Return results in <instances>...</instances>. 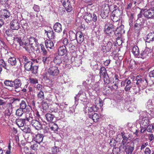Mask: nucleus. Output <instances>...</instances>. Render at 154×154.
Segmentation results:
<instances>
[{"instance_id": "nucleus-20", "label": "nucleus", "mask_w": 154, "mask_h": 154, "mask_svg": "<svg viewBox=\"0 0 154 154\" xmlns=\"http://www.w3.org/2000/svg\"><path fill=\"white\" fill-rule=\"evenodd\" d=\"M105 32L108 35H110L112 33L114 32V26L112 24H110L109 26H106Z\"/></svg>"}, {"instance_id": "nucleus-46", "label": "nucleus", "mask_w": 154, "mask_h": 154, "mask_svg": "<svg viewBox=\"0 0 154 154\" xmlns=\"http://www.w3.org/2000/svg\"><path fill=\"white\" fill-rule=\"evenodd\" d=\"M59 107H60V106H58L57 104H56L53 107L51 108L50 110L52 112H56L59 111Z\"/></svg>"}, {"instance_id": "nucleus-21", "label": "nucleus", "mask_w": 154, "mask_h": 154, "mask_svg": "<svg viewBox=\"0 0 154 154\" xmlns=\"http://www.w3.org/2000/svg\"><path fill=\"white\" fill-rule=\"evenodd\" d=\"M13 107L12 104H10L9 108L7 109L5 112V116L6 118H9L12 113Z\"/></svg>"}, {"instance_id": "nucleus-64", "label": "nucleus", "mask_w": 154, "mask_h": 154, "mask_svg": "<svg viewBox=\"0 0 154 154\" xmlns=\"http://www.w3.org/2000/svg\"><path fill=\"white\" fill-rule=\"evenodd\" d=\"M31 147L32 149L34 150H36L38 148V144L35 143L31 145Z\"/></svg>"}, {"instance_id": "nucleus-40", "label": "nucleus", "mask_w": 154, "mask_h": 154, "mask_svg": "<svg viewBox=\"0 0 154 154\" xmlns=\"http://www.w3.org/2000/svg\"><path fill=\"white\" fill-rule=\"evenodd\" d=\"M100 76H104L107 74L106 68L104 66L101 67L100 69Z\"/></svg>"}, {"instance_id": "nucleus-1", "label": "nucleus", "mask_w": 154, "mask_h": 154, "mask_svg": "<svg viewBox=\"0 0 154 154\" xmlns=\"http://www.w3.org/2000/svg\"><path fill=\"white\" fill-rule=\"evenodd\" d=\"M130 141V140L123 139L119 147V148L118 147H115L114 149H117L118 150L120 151L122 149H124L127 154H131L134 149V143L131 142L128 145L126 146Z\"/></svg>"}, {"instance_id": "nucleus-2", "label": "nucleus", "mask_w": 154, "mask_h": 154, "mask_svg": "<svg viewBox=\"0 0 154 154\" xmlns=\"http://www.w3.org/2000/svg\"><path fill=\"white\" fill-rule=\"evenodd\" d=\"M59 73V70L57 67L55 66H51L45 75V77L48 79H54Z\"/></svg>"}, {"instance_id": "nucleus-10", "label": "nucleus", "mask_w": 154, "mask_h": 154, "mask_svg": "<svg viewBox=\"0 0 154 154\" xmlns=\"http://www.w3.org/2000/svg\"><path fill=\"white\" fill-rule=\"evenodd\" d=\"M29 124L34 127L37 130H39L42 128V123L35 119L32 121Z\"/></svg>"}, {"instance_id": "nucleus-28", "label": "nucleus", "mask_w": 154, "mask_h": 154, "mask_svg": "<svg viewBox=\"0 0 154 154\" xmlns=\"http://www.w3.org/2000/svg\"><path fill=\"white\" fill-rule=\"evenodd\" d=\"M89 117L90 118L92 119L94 122H97L99 119V116L96 113L92 114V115L89 114Z\"/></svg>"}, {"instance_id": "nucleus-5", "label": "nucleus", "mask_w": 154, "mask_h": 154, "mask_svg": "<svg viewBox=\"0 0 154 154\" xmlns=\"http://www.w3.org/2000/svg\"><path fill=\"white\" fill-rule=\"evenodd\" d=\"M143 11V15L146 18L149 19L154 18V7L148 10L145 9Z\"/></svg>"}, {"instance_id": "nucleus-33", "label": "nucleus", "mask_w": 154, "mask_h": 154, "mask_svg": "<svg viewBox=\"0 0 154 154\" xmlns=\"http://www.w3.org/2000/svg\"><path fill=\"white\" fill-rule=\"evenodd\" d=\"M92 14L89 13L86 14L84 17V18L87 23H90L92 21Z\"/></svg>"}, {"instance_id": "nucleus-8", "label": "nucleus", "mask_w": 154, "mask_h": 154, "mask_svg": "<svg viewBox=\"0 0 154 154\" xmlns=\"http://www.w3.org/2000/svg\"><path fill=\"white\" fill-rule=\"evenodd\" d=\"M13 87L15 89V91L16 92L20 91V88H21L22 84L21 80L18 79H15L13 81Z\"/></svg>"}, {"instance_id": "nucleus-25", "label": "nucleus", "mask_w": 154, "mask_h": 154, "mask_svg": "<svg viewBox=\"0 0 154 154\" xmlns=\"http://www.w3.org/2000/svg\"><path fill=\"white\" fill-rule=\"evenodd\" d=\"M26 120V119H17L16 120V124L19 127H22V128H23Z\"/></svg>"}, {"instance_id": "nucleus-24", "label": "nucleus", "mask_w": 154, "mask_h": 154, "mask_svg": "<svg viewBox=\"0 0 154 154\" xmlns=\"http://www.w3.org/2000/svg\"><path fill=\"white\" fill-rule=\"evenodd\" d=\"M54 30L56 32H59L62 31V26L59 23H56L53 26Z\"/></svg>"}, {"instance_id": "nucleus-39", "label": "nucleus", "mask_w": 154, "mask_h": 154, "mask_svg": "<svg viewBox=\"0 0 154 154\" xmlns=\"http://www.w3.org/2000/svg\"><path fill=\"white\" fill-rule=\"evenodd\" d=\"M109 10H105L101 11L100 16L103 19L106 18L109 15Z\"/></svg>"}, {"instance_id": "nucleus-14", "label": "nucleus", "mask_w": 154, "mask_h": 154, "mask_svg": "<svg viewBox=\"0 0 154 154\" xmlns=\"http://www.w3.org/2000/svg\"><path fill=\"white\" fill-rule=\"evenodd\" d=\"M44 136L42 134H37L33 136V140H34L37 143L40 144L43 140Z\"/></svg>"}, {"instance_id": "nucleus-49", "label": "nucleus", "mask_w": 154, "mask_h": 154, "mask_svg": "<svg viewBox=\"0 0 154 154\" xmlns=\"http://www.w3.org/2000/svg\"><path fill=\"white\" fill-rule=\"evenodd\" d=\"M103 77L105 84L106 85H108L109 82V77L108 74L103 76Z\"/></svg>"}, {"instance_id": "nucleus-4", "label": "nucleus", "mask_w": 154, "mask_h": 154, "mask_svg": "<svg viewBox=\"0 0 154 154\" xmlns=\"http://www.w3.org/2000/svg\"><path fill=\"white\" fill-rule=\"evenodd\" d=\"M23 47L26 51L29 53L30 56H33V57H35L36 55L33 51L34 50V47L32 45L25 42Z\"/></svg>"}, {"instance_id": "nucleus-47", "label": "nucleus", "mask_w": 154, "mask_h": 154, "mask_svg": "<svg viewBox=\"0 0 154 154\" xmlns=\"http://www.w3.org/2000/svg\"><path fill=\"white\" fill-rule=\"evenodd\" d=\"M52 153L54 154H57L59 152V149L58 147L54 146L51 148Z\"/></svg>"}, {"instance_id": "nucleus-44", "label": "nucleus", "mask_w": 154, "mask_h": 154, "mask_svg": "<svg viewBox=\"0 0 154 154\" xmlns=\"http://www.w3.org/2000/svg\"><path fill=\"white\" fill-rule=\"evenodd\" d=\"M29 44L32 45L34 43H35L36 44L38 43L37 40L33 37H30L29 38Z\"/></svg>"}, {"instance_id": "nucleus-60", "label": "nucleus", "mask_w": 154, "mask_h": 154, "mask_svg": "<svg viewBox=\"0 0 154 154\" xmlns=\"http://www.w3.org/2000/svg\"><path fill=\"white\" fill-rule=\"evenodd\" d=\"M91 68L94 71L97 70L98 68V64L95 62V63L94 65H91Z\"/></svg>"}, {"instance_id": "nucleus-59", "label": "nucleus", "mask_w": 154, "mask_h": 154, "mask_svg": "<svg viewBox=\"0 0 154 154\" xmlns=\"http://www.w3.org/2000/svg\"><path fill=\"white\" fill-rule=\"evenodd\" d=\"M121 134L122 136V137L123 138V139L130 140L129 139V137L127 134H123V132H122Z\"/></svg>"}, {"instance_id": "nucleus-23", "label": "nucleus", "mask_w": 154, "mask_h": 154, "mask_svg": "<svg viewBox=\"0 0 154 154\" xmlns=\"http://www.w3.org/2000/svg\"><path fill=\"white\" fill-rule=\"evenodd\" d=\"M45 44L46 48L48 50L52 49L54 46V44L52 41L50 40H47L45 41Z\"/></svg>"}, {"instance_id": "nucleus-27", "label": "nucleus", "mask_w": 154, "mask_h": 154, "mask_svg": "<svg viewBox=\"0 0 154 154\" xmlns=\"http://www.w3.org/2000/svg\"><path fill=\"white\" fill-rule=\"evenodd\" d=\"M132 51L134 55L136 57H139L140 55V51L138 48L137 46H134L132 48Z\"/></svg>"}, {"instance_id": "nucleus-17", "label": "nucleus", "mask_w": 154, "mask_h": 154, "mask_svg": "<svg viewBox=\"0 0 154 154\" xmlns=\"http://www.w3.org/2000/svg\"><path fill=\"white\" fill-rule=\"evenodd\" d=\"M66 47L65 46H62L60 47L58 50V53L59 55L63 56L67 53Z\"/></svg>"}, {"instance_id": "nucleus-55", "label": "nucleus", "mask_w": 154, "mask_h": 154, "mask_svg": "<svg viewBox=\"0 0 154 154\" xmlns=\"http://www.w3.org/2000/svg\"><path fill=\"white\" fill-rule=\"evenodd\" d=\"M35 57H33V56H31V60H32L34 63L36 62L37 63H40L41 61V59H35L34 58Z\"/></svg>"}, {"instance_id": "nucleus-61", "label": "nucleus", "mask_w": 154, "mask_h": 154, "mask_svg": "<svg viewBox=\"0 0 154 154\" xmlns=\"http://www.w3.org/2000/svg\"><path fill=\"white\" fill-rule=\"evenodd\" d=\"M152 101L151 100H149L147 103L148 105H147V107L149 109L152 108Z\"/></svg>"}, {"instance_id": "nucleus-32", "label": "nucleus", "mask_w": 154, "mask_h": 154, "mask_svg": "<svg viewBox=\"0 0 154 154\" xmlns=\"http://www.w3.org/2000/svg\"><path fill=\"white\" fill-rule=\"evenodd\" d=\"M45 116L46 120L50 122L52 121L55 117L54 115L49 113H47Z\"/></svg>"}, {"instance_id": "nucleus-35", "label": "nucleus", "mask_w": 154, "mask_h": 154, "mask_svg": "<svg viewBox=\"0 0 154 154\" xmlns=\"http://www.w3.org/2000/svg\"><path fill=\"white\" fill-rule=\"evenodd\" d=\"M120 81L119 79H115L113 82L114 85L112 86V89L116 90L118 88V85Z\"/></svg>"}, {"instance_id": "nucleus-57", "label": "nucleus", "mask_w": 154, "mask_h": 154, "mask_svg": "<svg viewBox=\"0 0 154 154\" xmlns=\"http://www.w3.org/2000/svg\"><path fill=\"white\" fill-rule=\"evenodd\" d=\"M5 55L6 57L7 58H9L14 56V55L11 52L8 51H7L6 53H5Z\"/></svg>"}, {"instance_id": "nucleus-3", "label": "nucleus", "mask_w": 154, "mask_h": 154, "mask_svg": "<svg viewBox=\"0 0 154 154\" xmlns=\"http://www.w3.org/2000/svg\"><path fill=\"white\" fill-rule=\"evenodd\" d=\"M147 23L145 20L137 19L135 22L134 27L137 29L141 30L143 27H145Z\"/></svg>"}, {"instance_id": "nucleus-36", "label": "nucleus", "mask_w": 154, "mask_h": 154, "mask_svg": "<svg viewBox=\"0 0 154 154\" xmlns=\"http://www.w3.org/2000/svg\"><path fill=\"white\" fill-rule=\"evenodd\" d=\"M54 63L56 64H60L62 62L61 57L60 55L57 56L54 59Z\"/></svg>"}, {"instance_id": "nucleus-9", "label": "nucleus", "mask_w": 154, "mask_h": 154, "mask_svg": "<svg viewBox=\"0 0 154 154\" xmlns=\"http://www.w3.org/2000/svg\"><path fill=\"white\" fill-rule=\"evenodd\" d=\"M10 28L13 30H17L20 28L18 20H13L10 23Z\"/></svg>"}, {"instance_id": "nucleus-37", "label": "nucleus", "mask_w": 154, "mask_h": 154, "mask_svg": "<svg viewBox=\"0 0 154 154\" xmlns=\"http://www.w3.org/2000/svg\"><path fill=\"white\" fill-rule=\"evenodd\" d=\"M63 43L64 45V46L66 47V48H70L72 45L71 44V42L70 41L69 42L68 39L64 38L63 40Z\"/></svg>"}, {"instance_id": "nucleus-12", "label": "nucleus", "mask_w": 154, "mask_h": 154, "mask_svg": "<svg viewBox=\"0 0 154 154\" xmlns=\"http://www.w3.org/2000/svg\"><path fill=\"white\" fill-rule=\"evenodd\" d=\"M136 80L137 81L136 84L139 88L144 85L145 81L146 83H147V81L146 79L144 78H139L138 76L136 77Z\"/></svg>"}, {"instance_id": "nucleus-63", "label": "nucleus", "mask_w": 154, "mask_h": 154, "mask_svg": "<svg viewBox=\"0 0 154 154\" xmlns=\"http://www.w3.org/2000/svg\"><path fill=\"white\" fill-rule=\"evenodd\" d=\"M33 8L34 11L37 12H38L40 11L39 7L37 5H34Z\"/></svg>"}, {"instance_id": "nucleus-19", "label": "nucleus", "mask_w": 154, "mask_h": 154, "mask_svg": "<svg viewBox=\"0 0 154 154\" xmlns=\"http://www.w3.org/2000/svg\"><path fill=\"white\" fill-rule=\"evenodd\" d=\"M77 37L76 39L78 43H82L84 40V37L83 33L80 31L76 33Z\"/></svg>"}, {"instance_id": "nucleus-43", "label": "nucleus", "mask_w": 154, "mask_h": 154, "mask_svg": "<svg viewBox=\"0 0 154 154\" xmlns=\"http://www.w3.org/2000/svg\"><path fill=\"white\" fill-rule=\"evenodd\" d=\"M23 113V110L19 108L16 110L15 115L17 116H21Z\"/></svg>"}, {"instance_id": "nucleus-50", "label": "nucleus", "mask_w": 154, "mask_h": 154, "mask_svg": "<svg viewBox=\"0 0 154 154\" xmlns=\"http://www.w3.org/2000/svg\"><path fill=\"white\" fill-rule=\"evenodd\" d=\"M29 81L30 83L36 84L38 83V80L36 78H30Z\"/></svg>"}, {"instance_id": "nucleus-13", "label": "nucleus", "mask_w": 154, "mask_h": 154, "mask_svg": "<svg viewBox=\"0 0 154 154\" xmlns=\"http://www.w3.org/2000/svg\"><path fill=\"white\" fill-rule=\"evenodd\" d=\"M141 127L143 128V127L146 126L149 123L148 118L147 117L140 118L138 120Z\"/></svg>"}, {"instance_id": "nucleus-41", "label": "nucleus", "mask_w": 154, "mask_h": 154, "mask_svg": "<svg viewBox=\"0 0 154 154\" xmlns=\"http://www.w3.org/2000/svg\"><path fill=\"white\" fill-rule=\"evenodd\" d=\"M0 66L2 68L3 67L5 69L9 70V69L8 68L6 63L3 59L0 60Z\"/></svg>"}, {"instance_id": "nucleus-38", "label": "nucleus", "mask_w": 154, "mask_h": 154, "mask_svg": "<svg viewBox=\"0 0 154 154\" xmlns=\"http://www.w3.org/2000/svg\"><path fill=\"white\" fill-rule=\"evenodd\" d=\"M37 97L38 100H42L44 99V93L42 91H40L37 94Z\"/></svg>"}, {"instance_id": "nucleus-18", "label": "nucleus", "mask_w": 154, "mask_h": 154, "mask_svg": "<svg viewBox=\"0 0 154 154\" xmlns=\"http://www.w3.org/2000/svg\"><path fill=\"white\" fill-rule=\"evenodd\" d=\"M150 50L148 48H146L143 51H141L140 53L139 57L143 58H146L147 56H149L150 54Z\"/></svg>"}, {"instance_id": "nucleus-62", "label": "nucleus", "mask_w": 154, "mask_h": 154, "mask_svg": "<svg viewBox=\"0 0 154 154\" xmlns=\"http://www.w3.org/2000/svg\"><path fill=\"white\" fill-rule=\"evenodd\" d=\"M147 131L148 132H152V130H153V128L152 125H149L146 129Z\"/></svg>"}, {"instance_id": "nucleus-56", "label": "nucleus", "mask_w": 154, "mask_h": 154, "mask_svg": "<svg viewBox=\"0 0 154 154\" xmlns=\"http://www.w3.org/2000/svg\"><path fill=\"white\" fill-rule=\"evenodd\" d=\"M22 130L23 131L26 133H30L31 131V129L29 127L26 126V127L21 128Z\"/></svg>"}, {"instance_id": "nucleus-7", "label": "nucleus", "mask_w": 154, "mask_h": 154, "mask_svg": "<svg viewBox=\"0 0 154 154\" xmlns=\"http://www.w3.org/2000/svg\"><path fill=\"white\" fill-rule=\"evenodd\" d=\"M124 26L123 25H121L119 27H117L114 33L116 36H118L116 38L117 41L119 40L120 36L125 32L124 29Z\"/></svg>"}, {"instance_id": "nucleus-42", "label": "nucleus", "mask_w": 154, "mask_h": 154, "mask_svg": "<svg viewBox=\"0 0 154 154\" xmlns=\"http://www.w3.org/2000/svg\"><path fill=\"white\" fill-rule=\"evenodd\" d=\"M4 84L7 86L13 87V81L6 80L4 81Z\"/></svg>"}, {"instance_id": "nucleus-16", "label": "nucleus", "mask_w": 154, "mask_h": 154, "mask_svg": "<svg viewBox=\"0 0 154 154\" xmlns=\"http://www.w3.org/2000/svg\"><path fill=\"white\" fill-rule=\"evenodd\" d=\"M34 111H32L27 113L26 115V120L29 122L30 123L35 120L34 119Z\"/></svg>"}, {"instance_id": "nucleus-29", "label": "nucleus", "mask_w": 154, "mask_h": 154, "mask_svg": "<svg viewBox=\"0 0 154 154\" xmlns=\"http://www.w3.org/2000/svg\"><path fill=\"white\" fill-rule=\"evenodd\" d=\"M8 61V63L12 66H15L17 64V60L14 56L9 57Z\"/></svg>"}, {"instance_id": "nucleus-15", "label": "nucleus", "mask_w": 154, "mask_h": 154, "mask_svg": "<svg viewBox=\"0 0 154 154\" xmlns=\"http://www.w3.org/2000/svg\"><path fill=\"white\" fill-rule=\"evenodd\" d=\"M0 15L3 18L7 19L9 18L10 15V12L7 9L2 10L0 11Z\"/></svg>"}, {"instance_id": "nucleus-34", "label": "nucleus", "mask_w": 154, "mask_h": 154, "mask_svg": "<svg viewBox=\"0 0 154 154\" xmlns=\"http://www.w3.org/2000/svg\"><path fill=\"white\" fill-rule=\"evenodd\" d=\"M69 38L71 41H73L76 39L77 37L76 33L75 34L73 31L70 30L69 32Z\"/></svg>"}, {"instance_id": "nucleus-6", "label": "nucleus", "mask_w": 154, "mask_h": 154, "mask_svg": "<svg viewBox=\"0 0 154 154\" xmlns=\"http://www.w3.org/2000/svg\"><path fill=\"white\" fill-rule=\"evenodd\" d=\"M120 13L119 10H114L112 13L111 19L113 22H117L120 20Z\"/></svg>"}, {"instance_id": "nucleus-58", "label": "nucleus", "mask_w": 154, "mask_h": 154, "mask_svg": "<svg viewBox=\"0 0 154 154\" xmlns=\"http://www.w3.org/2000/svg\"><path fill=\"white\" fill-rule=\"evenodd\" d=\"M116 142L114 139H112L110 140L109 144L111 146H114L116 145Z\"/></svg>"}, {"instance_id": "nucleus-53", "label": "nucleus", "mask_w": 154, "mask_h": 154, "mask_svg": "<svg viewBox=\"0 0 154 154\" xmlns=\"http://www.w3.org/2000/svg\"><path fill=\"white\" fill-rule=\"evenodd\" d=\"M42 51V54L45 55L47 54V52L46 50L44 45L42 44L40 45Z\"/></svg>"}, {"instance_id": "nucleus-11", "label": "nucleus", "mask_w": 154, "mask_h": 154, "mask_svg": "<svg viewBox=\"0 0 154 154\" xmlns=\"http://www.w3.org/2000/svg\"><path fill=\"white\" fill-rule=\"evenodd\" d=\"M112 43L109 41L103 45H102V50L105 52H107L109 51L112 48Z\"/></svg>"}, {"instance_id": "nucleus-22", "label": "nucleus", "mask_w": 154, "mask_h": 154, "mask_svg": "<svg viewBox=\"0 0 154 154\" xmlns=\"http://www.w3.org/2000/svg\"><path fill=\"white\" fill-rule=\"evenodd\" d=\"M154 41V32H150L147 35L146 38V41L149 43Z\"/></svg>"}, {"instance_id": "nucleus-30", "label": "nucleus", "mask_w": 154, "mask_h": 154, "mask_svg": "<svg viewBox=\"0 0 154 154\" xmlns=\"http://www.w3.org/2000/svg\"><path fill=\"white\" fill-rule=\"evenodd\" d=\"M45 33H47L48 37L50 39H54L55 38V35L52 30H48V31H46Z\"/></svg>"}, {"instance_id": "nucleus-54", "label": "nucleus", "mask_w": 154, "mask_h": 154, "mask_svg": "<svg viewBox=\"0 0 154 154\" xmlns=\"http://www.w3.org/2000/svg\"><path fill=\"white\" fill-rule=\"evenodd\" d=\"M61 2L64 7H66L68 5H69V0H62Z\"/></svg>"}, {"instance_id": "nucleus-31", "label": "nucleus", "mask_w": 154, "mask_h": 154, "mask_svg": "<svg viewBox=\"0 0 154 154\" xmlns=\"http://www.w3.org/2000/svg\"><path fill=\"white\" fill-rule=\"evenodd\" d=\"M24 67L26 70L27 71H30L32 69V63L31 61H29L26 63L24 62Z\"/></svg>"}, {"instance_id": "nucleus-45", "label": "nucleus", "mask_w": 154, "mask_h": 154, "mask_svg": "<svg viewBox=\"0 0 154 154\" xmlns=\"http://www.w3.org/2000/svg\"><path fill=\"white\" fill-rule=\"evenodd\" d=\"M25 31L24 29L20 30L18 32V34L16 35L17 36H18L20 38H23L25 37Z\"/></svg>"}, {"instance_id": "nucleus-48", "label": "nucleus", "mask_w": 154, "mask_h": 154, "mask_svg": "<svg viewBox=\"0 0 154 154\" xmlns=\"http://www.w3.org/2000/svg\"><path fill=\"white\" fill-rule=\"evenodd\" d=\"M20 108L24 110L26 108V104L25 101L24 100L21 101V103L20 104Z\"/></svg>"}, {"instance_id": "nucleus-26", "label": "nucleus", "mask_w": 154, "mask_h": 154, "mask_svg": "<svg viewBox=\"0 0 154 154\" xmlns=\"http://www.w3.org/2000/svg\"><path fill=\"white\" fill-rule=\"evenodd\" d=\"M21 38L19 37H14L13 38V44H16V43H18L20 46H23L24 43L22 41Z\"/></svg>"}, {"instance_id": "nucleus-52", "label": "nucleus", "mask_w": 154, "mask_h": 154, "mask_svg": "<svg viewBox=\"0 0 154 154\" xmlns=\"http://www.w3.org/2000/svg\"><path fill=\"white\" fill-rule=\"evenodd\" d=\"M38 67L36 66H32L31 70L33 74H35L37 72Z\"/></svg>"}, {"instance_id": "nucleus-51", "label": "nucleus", "mask_w": 154, "mask_h": 154, "mask_svg": "<svg viewBox=\"0 0 154 154\" xmlns=\"http://www.w3.org/2000/svg\"><path fill=\"white\" fill-rule=\"evenodd\" d=\"M144 10H145V9H142L140 11V13L138 14L137 19H139V20L140 19L141 20H145L144 19H143L142 17V14H143V13H144V11H143Z\"/></svg>"}]
</instances>
